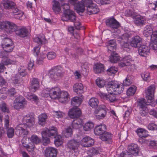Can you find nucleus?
<instances>
[{"mask_svg": "<svg viewBox=\"0 0 157 157\" xmlns=\"http://www.w3.org/2000/svg\"><path fill=\"white\" fill-rule=\"evenodd\" d=\"M104 66L103 64L97 63L95 64L94 67V70L95 73L99 74L104 71Z\"/></svg>", "mask_w": 157, "mask_h": 157, "instance_id": "33", "label": "nucleus"}, {"mask_svg": "<svg viewBox=\"0 0 157 157\" xmlns=\"http://www.w3.org/2000/svg\"><path fill=\"white\" fill-rule=\"evenodd\" d=\"M69 95L68 93L66 91H62L60 92L58 99L61 103H64L70 99Z\"/></svg>", "mask_w": 157, "mask_h": 157, "instance_id": "26", "label": "nucleus"}, {"mask_svg": "<svg viewBox=\"0 0 157 157\" xmlns=\"http://www.w3.org/2000/svg\"><path fill=\"white\" fill-rule=\"evenodd\" d=\"M13 13L14 15L16 16L15 18L20 19L23 14V13L21 10L17 8H14L13 10Z\"/></svg>", "mask_w": 157, "mask_h": 157, "instance_id": "40", "label": "nucleus"}, {"mask_svg": "<svg viewBox=\"0 0 157 157\" xmlns=\"http://www.w3.org/2000/svg\"><path fill=\"white\" fill-rule=\"evenodd\" d=\"M155 90V88L154 86L151 85L148 87L146 91V97L147 99L148 102L149 103H151L153 101Z\"/></svg>", "mask_w": 157, "mask_h": 157, "instance_id": "19", "label": "nucleus"}, {"mask_svg": "<svg viewBox=\"0 0 157 157\" xmlns=\"http://www.w3.org/2000/svg\"><path fill=\"white\" fill-rule=\"evenodd\" d=\"M33 40L34 42L37 43L38 45L44 44L45 41V37L43 35L35 37Z\"/></svg>", "mask_w": 157, "mask_h": 157, "instance_id": "36", "label": "nucleus"}, {"mask_svg": "<svg viewBox=\"0 0 157 157\" xmlns=\"http://www.w3.org/2000/svg\"><path fill=\"white\" fill-rule=\"evenodd\" d=\"M93 9L92 11H91L90 9L89 10L90 12L93 13V14H95L98 13L99 11L98 6L95 4H93Z\"/></svg>", "mask_w": 157, "mask_h": 157, "instance_id": "62", "label": "nucleus"}, {"mask_svg": "<svg viewBox=\"0 0 157 157\" xmlns=\"http://www.w3.org/2000/svg\"><path fill=\"white\" fill-rule=\"evenodd\" d=\"M13 44L2 47L5 52H10L13 51Z\"/></svg>", "mask_w": 157, "mask_h": 157, "instance_id": "54", "label": "nucleus"}, {"mask_svg": "<svg viewBox=\"0 0 157 157\" xmlns=\"http://www.w3.org/2000/svg\"><path fill=\"white\" fill-rule=\"evenodd\" d=\"M48 116L46 113L41 114L38 116V123L39 124L43 125L45 123Z\"/></svg>", "mask_w": 157, "mask_h": 157, "instance_id": "38", "label": "nucleus"}, {"mask_svg": "<svg viewBox=\"0 0 157 157\" xmlns=\"http://www.w3.org/2000/svg\"><path fill=\"white\" fill-rule=\"evenodd\" d=\"M136 86H133L130 87L127 90V94L128 96H132L134 95L136 91Z\"/></svg>", "mask_w": 157, "mask_h": 157, "instance_id": "47", "label": "nucleus"}, {"mask_svg": "<svg viewBox=\"0 0 157 157\" xmlns=\"http://www.w3.org/2000/svg\"><path fill=\"white\" fill-rule=\"evenodd\" d=\"M151 41H157V30L153 31L151 35Z\"/></svg>", "mask_w": 157, "mask_h": 157, "instance_id": "59", "label": "nucleus"}, {"mask_svg": "<svg viewBox=\"0 0 157 157\" xmlns=\"http://www.w3.org/2000/svg\"><path fill=\"white\" fill-rule=\"evenodd\" d=\"M108 74L110 75L115 74L117 71V70L115 67H111L107 70Z\"/></svg>", "mask_w": 157, "mask_h": 157, "instance_id": "58", "label": "nucleus"}, {"mask_svg": "<svg viewBox=\"0 0 157 157\" xmlns=\"http://www.w3.org/2000/svg\"><path fill=\"white\" fill-rule=\"evenodd\" d=\"M3 63L5 65H8L9 64H15L16 63V61L14 60H12L9 58H4L2 60Z\"/></svg>", "mask_w": 157, "mask_h": 157, "instance_id": "50", "label": "nucleus"}, {"mask_svg": "<svg viewBox=\"0 0 157 157\" xmlns=\"http://www.w3.org/2000/svg\"><path fill=\"white\" fill-rule=\"evenodd\" d=\"M6 94H8L11 97L14 96L16 93L15 89L13 88H11L9 89L6 88Z\"/></svg>", "mask_w": 157, "mask_h": 157, "instance_id": "56", "label": "nucleus"}, {"mask_svg": "<svg viewBox=\"0 0 157 157\" xmlns=\"http://www.w3.org/2000/svg\"><path fill=\"white\" fill-rule=\"evenodd\" d=\"M60 92V89L58 87L46 88L44 91V93L48 95L52 99L58 98Z\"/></svg>", "mask_w": 157, "mask_h": 157, "instance_id": "6", "label": "nucleus"}, {"mask_svg": "<svg viewBox=\"0 0 157 157\" xmlns=\"http://www.w3.org/2000/svg\"><path fill=\"white\" fill-rule=\"evenodd\" d=\"M107 25L109 26L113 29H117V32L119 33L120 32L119 30L117 29L120 26L119 23L113 18H110L107 20L106 21Z\"/></svg>", "mask_w": 157, "mask_h": 157, "instance_id": "14", "label": "nucleus"}, {"mask_svg": "<svg viewBox=\"0 0 157 157\" xmlns=\"http://www.w3.org/2000/svg\"><path fill=\"white\" fill-rule=\"evenodd\" d=\"M16 26L14 30L11 32V33L15 31V33L17 35L21 37H25L27 36L29 34V32L28 29L25 27H22L17 30H16V25L14 24Z\"/></svg>", "mask_w": 157, "mask_h": 157, "instance_id": "21", "label": "nucleus"}, {"mask_svg": "<svg viewBox=\"0 0 157 157\" xmlns=\"http://www.w3.org/2000/svg\"><path fill=\"white\" fill-rule=\"evenodd\" d=\"M15 27L13 23L6 21H0V29H4L7 33H10L14 30Z\"/></svg>", "mask_w": 157, "mask_h": 157, "instance_id": "8", "label": "nucleus"}, {"mask_svg": "<svg viewBox=\"0 0 157 157\" xmlns=\"http://www.w3.org/2000/svg\"><path fill=\"white\" fill-rule=\"evenodd\" d=\"M82 124V120L79 119H77L73 121L72 125L73 128L77 129L81 126Z\"/></svg>", "mask_w": 157, "mask_h": 157, "instance_id": "41", "label": "nucleus"}, {"mask_svg": "<svg viewBox=\"0 0 157 157\" xmlns=\"http://www.w3.org/2000/svg\"><path fill=\"white\" fill-rule=\"evenodd\" d=\"M138 53L140 56L146 57L150 53L149 48L146 45H141L139 47Z\"/></svg>", "mask_w": 157, "mask_h": 157, "instance_id": "23", "label": "nucleus"}, {"mask_svg": "<svg viewBox=\"0 0 157 157\" xmlns=\"http://www.w3.org/2000/svg\"><path fill=\"white\" fill-rule=\"evenodd\" d=\"M54 142L56 146H59L63 143V139L60 136H57L55 137Z\"/></svg>", "mask_w": 157, "mask_h": 157, "instance_id": "49", "label": "nucleus"}, {"mask_svg": "<svg viewBox=\"0 0 157 157\" xmlns=\"http://www.w3.org/2000/svg\"><path fill=\"white\" fill-rule=\"evenodd\" d=\"M27 127L24 124H21L17 125L15 128L16 134L18 136L24 137L28 133Z\"/></svg>", "mask_w": 157, "mask_h": 157, "instance_id": "9", "label": "nucleus"}, {"mask_svg": "<svg viewBox=\"0 0 157 157\" xmlns=\"http://www.w3.org/2000/svg\"><path fill=\"white\" fill-rule=\"evenodd\" d=\"M141 76L145 81L148 80L150 78L149 74L148 72H144L141 74Z\"/></svg>", "mask_w": 157, "mask_h": 157, "instance_id": "61", "label": "nucleus"}, {"mask_svg": "<svg viewBox=\"0 0 157 157\" xmlns=\"http://www.w3.org/2000/svg\"><path fill=\"white\" fill-rule=\"evenodd\" d=\"M82 99L81 98L75 97L71 100V104L73 106L77 107L79 106L81 103Z\"/></svg>", "mask_w": 157, "mask_h": 157, "instance_id": "37", "label": "nucleus"}, {"mask_svg": "<svg viewBox=\"0 0 157 157\" xmlns=\"http://www.w3.org/2000/svg\"><path fill=\"white\" fill-rule=\"evenodd\" d=\"M73 90L77 94H81L84 92V89L81 83H76L73 86Z\"/></svg>", "mask_w": 157, "mask_h": 157, "instance_id": "30", "label": "nucleus"}, {"mask_svg": "<svg viewBox=\"0 0 157 157\" xmlns=\"http://www.w3.org/2000/svg\"><path fill=\"white\" fill-rule=\"evenodd\" d=\"M129 36L128 34H125L119 36L118 38V41L120 43L121 48L124 50L127 51L129 50V44L128 43Z\"/></svg>", "mask_w": 157, "mask_h": 157, "instance_id": "7", "label": "nucleus"}, {"mask_svg": "<svg viewBox=\"0 0 157 157\" xmlns=\"http://www.w3.org/2000/svg\"><path fill=\"white\" fill-rule=\"evenodd\" d=\"M76 10L79 12H83L85 9V6L82 1L80 2H77L74 5Z\"/></svg>", "mask_w": 157, "mask_h": 157, "instance_id": "35", "label": "nucleus"}, {"mask_svg": "<svg viewBox=\"0 0 157 157\" xmlns=\"http://www.w3.org/2000/svg\"><path fill=\"white\" fill-rule=\"evenodd\" d=\"M22 144L23 146L26 147L29 151H33L35 147L34 145L31 144H27L26 143H25L24 142H22Z\"/></svg>", "mask_w": 157, "mask_h": 157, "instance_id": "52", "label": "nucleus"}, {"mask_svg": "<svg viewBox=\"0 0 157 157\" xmlns=\"http://www.w3.org/2000/svg\"><path fill=\"white\" fill-rule=\"evenodd\" d=\"M89 104L93 108L97 107L99 104L98 99L94 98H91L89 100Z\"/></svg>", "mask_w": 157, "mask_h": 157, "instance_id": "42", "label": "nucleus"}, {"mask_svg": "<svg viewBox=\"0 0 157 157\" xmlns=\"http://www.w3.org/2000/svg\"><path fill=\"white\" fill-rule=\"evenodd\" d=\"M53 4L52 6V9L55 12H59L61 10V7L59 3L56 0L53 1Z\"/></svg>", "mask_w": 157, "mask_h": 157, "instance_id": "44", "label": "nucleus"}, {"mask_svg": "<svg viewBox=\"0 0 157 157\" xmlns=\"http://www.w3.org/2000/svg\"><path fill=\"white\" fill-rule=\"evenodd\" d=\"M134 17L135 18L134 23L137 25H140L144 23L145 20L143 17L140 15H137L136 14Z\"/></svg>", "mask_w": 157, "mask_h": 157, "instance_id": "34", "label": "nucleus"}, {"mask_svg": "<svg viewBox=\"0 0 157 157\" xmlns=\"http://www.w3.org/2000/svg\"><path fill=\"white\" fill-rule=\"evenodd\" d=\"M106 130V126L104 124L96 126L94 128V132L95 135L98 136H101Z\"/></svg>", "mask_w": 157, "mask_h": 157, "instance_id": "24", "label": "nucleus"}, {"mask_svg": "<svg viewBox=\"0 0 157 157\" xmlns=\"http://www.w3.org/2000/svg\"><path fill=\"white\" fill-rule=\"evenodd\" d=\"M153 32L151 26L146 25L143 34L145 36L147 37L150 35L151 36V34H152Z\"/></svg>", "mask_w": 157, "mask_h": 157, "instance_id": "39", "label": "nucleus"}, {"mask_svg": "<svg viewBox=\"0 0 157 157\" xmlns=\"http://www.w3.org/2000/svg\"><path fill=\"white\" fill-rule=\"evenodd\" d=\"M55 53L53 52H49L47 54V56L49 59H53L56 57Z\"/></svg>", "mask_w": 157, "mask_h": 157, "instance_id": "60", "label": "nucleus"}, {"mask_svg": "<svg viewBox=\"0 0 157 157\" xmlns=\"http://www.w3.org/2000/svg\"><path fill=\"white\" fill-rule=\"evenodd\" d=\"M141 43V38L138 36H136L132 38L130 45L132 47L137 48L140 46Z\"/></svg>", "mask_w": 157, "mask_h": 157, "instance_id": "22", "label": "nucleus"}, {"mask_svg": "<svg viewBox=\"0 0 157 157\" xmlns=\"http://www.w3.org/2000/svg\"><path fill=\"white\" fill-rule=\"evenodd\" d=\"M94 113L97 118L102 119L104 118L106 115L105 107L104 105L100 106L95 110Z\"/></svg>", "mask_w": 157, "mask_h": 157, "instance_id": "12", "label": "nucleus"}, {"mask_svg": "<svg viewBox=\"0 0 157 157\" xmlns=\"http://www.w3.org/2000/svg\"><path fill=\"white\" fill-rule=\"evenodd\" d=\"M57 134V129L54 127L46 129L41 132L42 135L44 136H55Z\"/></svg>", "mask_w": 157, "mask_h": 157, "instance_id": "20", "label": "nucleus"}, {"mask_svg": "<svg viewBox=\"0 0 157 157\" xmlns=\"http://www.w3.org/2000/svg\"><path fill=\"white\" fill-rule=\"evenodd\" d=\"M107 47L109 51L112 52L111 56L109 57V60L111 63H117L119 60L118 54L114 52L116 48V44L114 40H111L107 42Z\"/></svg>", "mask_w": 157, "mask_h": 157, "instance_id": "2", "label": "nucleus"}, {"mask_svg": "<svg viewBox=\"0 0 157 157\" xmlns=\"http://www.w3.org/2000/svg\"><path fill=\"white\" fill-rule=\"evenodd\" d=\"M19 73L22 76H24L26 75L25 68L21 66L18 69Z\"/></svg>", "mask_w": 157, "mask_h": 157, "instance_id": "64", "label": "nucleus"}, {"mask_svg": "<svg viewBox=\"0 0 157 157\" xmlns=\"http://www.w3.org/2000/svg\"><path fill=\"white\" fill-rule=\"evenodd\" d=\"M61 6L64 10V13L62 17V20L64 21H69L73 22L75 20L76 16L75 13L70 10L69 4H61Z\"/></svg>", "mask_w": 157, "mask_h": 157, "instance_id": "1", "label": "nucleus"}, {"mask_svg": "<svg viewBox=\"0 0 157 157\" xmlns=\"http://www.w3.org/2000/svg\"><path fill=\"white\" fill-rule=\"evenodd\" d=\"M94 127V124L92 122H88L83 126V129L85 131H89L92 128Z\"/></svg>", "mask_w": 157, "mask_h": 157, "instance_id": "51", "label": "nucleus"}, {"mask_svg": "<svg viewBox=\"0 0 157 157\" xmlns=\"http://www.w3.org/2000/svg\"><path fill=\"white\" fill-rule=\"evenodd\" d=\"M2 5L6 9L9 10L14 8L15 4L13 2L6 0L3 2Z\"/></svg>", "mask_w": 157, "mask_h": 157, "instance_id": "31", "label": "nucleus"}, {"mask_svg": "<svg viewBox=\"0 0 157 157\" xmlns=\"http://www.w3.org/2000/svg\"><path fill=\"white\" fill-rule=\"evenodd\" d=\"M112 135L108 132L104 133L100 136V138L102 141H107L108 143L112 142Z\"/></svg>", "mask_w": 157, "mask_h": 157, "instance_id": "32", "label": "nucleus"}, {"mask_svg": "<svg viewBox=\"0 0 157 157\" xmlns=\"http://www.w3.org/2000/svg\"><path fill=\"white\" fill-rule=\"evenodd\" d=\"M29 139L33 144H37L40 142V139L37 136L33 135Z\"/></svg>", "mask_w": 157, "mask_h": 157, "instance_id": "46", "label": "nucleus"}, {"mask_svg": "<svg viewBox=\"0 0 157 157\" xmlns=\"http://www.w3.org/2000/svg\"><path fill=\"white\" fill-rule=\"evenodd\" d=\"M81 143L84 147H89L94 144V140L88 136H86L82 139Z\"/></svg>", "mask_w": 157, "mask_h": 157, "instance_id": "27", "label": "nucleus"}, {"mask_svg": "<svg viewBox=\"0 0 157 157\" xmlns=\"http://www.w3.org/2000/svg\"><path fill=\"white\" fill-rule=\"evenodd\" d=\"M148 129L151 130H155L157 129V125L153 123L149 124L147 127Z\"/></svg>", "mask_w": 157, "mask_h": 157, "instance_id": "63", "label": "nucleus"}, {"mask_svg": "<svg viewBox=\"0 0 157 157\" xmlns=\"http://www.w3.org/2000/svg\"><path fill=\"white\" fill-rule=\"evenodd\" d=\"M105 82L101 78H98L96 80V83L97 86L100 88L103 87L105 85Z\"/></svg>", "mask_w": 157, "mask_h": 157, "instance_id": "53", "label": "nucleus"}, {"mask_svg": "<svg viewBox=\"0 0 157 157\" xmlns=\"http://www.w3.org/2000/svg\"><path fill=\"white\" fill-rule=\"evenodd\" d=\"M79 145V143L75 140H71L69 141L67 144L68 148L72 152L75 153V155H77L78 153V147Z\"/></svg>", "mask_w": 157, "mask_h": 157, "instance_id": "15", "label": "nucleus"}, {"mask_svg": "<svg viewBox=\"0 0 157 157\" xmlns=\"http://www.w3.org/2000/svg\"><path fill=\"white\" fill-rule=\"evenodd\" d=\"M62 71V68L60 66L53 67L49 71L50 78L55 81L59 79L63 76Z\"/></svg>", "mask_w": 157, "mask_h": 157, "instance_id": "4", "label": "nucleus"}, {"mask_svg": "<svg viewBox=\"0 0 157 157\" xmlns=\"http://www.w3.org/2000/svg\"><path fill=\"white\" fill-rule=\"evenodd\" d=\"M125 15L127 17H134L136 15V13L133 11V10H127L125 13Z\"/></svg>", "mask_w": 157, "mask_h": 157, "instance_id": "55", "label": "nucleus"}, {"mask_svg": "<svg viewBox=\"0 0 157 157\" xmlns=\"http://www.w3.org/2000/svg\"><path fill=\"white\" fill-rule=\"evenodd\" d=\"M139 151L137 145L132 144L128 146V151L121 153L120 157H132L131 156V155L136 156L138 155Z\"/></svg>", "mask_w": 157, "mask_h": 157, "instance_id": "5", "label": "nucleus"}, {"mask_svg": "<svg viewBox=\"0 0 157 157\" xmlns=\"http://www.w3.org/2000/svg\"><path fill=\"white\" fill-rule=\"evenodd\" d=\"M13 44L12 40L7 38H5L3 39L1 43L2 47Z\"/></svg>", "mask_w": 157, "mask_h": 157, "instance_id": "48", "label": "nucleus"}, {"mask_svg": "<svg viewBox=\"0 0 157 157\" xmlns=\"http://www.w3.org/2000/svg\"><path fill=\"white\" fill-rule=\"evenodd\" d=\"M22 122L23 124L28 127H31L34 124V117L31 115H27L24 117Z\"/></svg>", "mask_w": 157, "mask_h": 157, "instance_id": "17", "label": "nucleus"}, {"mask_svg": "<svg viewBox=\"0 0 157 157\" xmlns=\"http://www.w3.org/2000/svg\"><path fill=\"white\" fill-rule=\"evenodd\" d=\"M124 85L122 83L114 81L108 82L107 86V90L108 92L111 91L120 94L123 92L124 89Z\"/></svg>", "mask_w": 157, "mask_h": 157, "instance_id": "3", "label": "nucleus"}, {"mask_svg": "<svg viewBox=\"0 0 157 157\" xmlns=\"http://www.w3.org/2000/svg\"><path fill=\"white\" fill-rule=\"evenodd\" d=\"M63 135L66 137H69L71 136L72 134V130L70 127L65 129L63 131Z\"/></svg>", "mask_w": 157, "mask_h": 157, "instance_id": "45", "label": "nucleus"}, {"mask_svg": "<svg viewBox=\"0 0 157 157\" xmlns=\"http://www.w3.org/2000/svg\"><path fill=\"white\" fill-rule=\"evenodd\" d=\"M26 97L28 99L36 102H37L39 100L38 97L36 95L31 93H28L26 95Z\"/></svg>", "mask_w": 157, "mask_h": 157, "instance_id": "43", "label": "nucleus"}, {"mask_svg": "<svg viewBox=\"0 0 157 157\" xmlns=\"http://www.w3.org/2000/svg\"><path fill=\"white\" fill-rule=\"evenodd\" d=\"M39 87V82L37 78H33L31 81L30 89L33 92H35Z\"/></svg>", "mask_w": 157, "mask_h": 157, "instance_id": "29", "label": "nucleus"}, {"mask_svg": "<svg viewBox=\"0 0 157 157\" xmlns=\"http://www.w3.org/2000/svg\"><path fill=\"white\" fill-rule=\"evenodd\" d=\"M112 92L111 91L108 92L109 94L108 95L105 94L101 93L100 97L103 98H105L111 102H114L117 100L116 96L115 94L111 93V92Z\"/></svg>", "mask_w": 157, "mask_h": 157, "instance_id": "25", "label": "nucleus"}, {"mask_svg": "<svg viewBox=\"0 0 157 157\" xmlns=\"http://www.w3.org/2000/svg\"><path fill=\"white\" fill-rule=\"evenodd\" d=\"M6 88H3L0 89V98H6Z\"/></svg>", "mask_w": 157, "mask_h": 157, "instance_id": "57", "label": "nucleus"}, {"mask_svg": "<svg viewBox=\"0 0 157 157\" xmlns=\"http://www.w3.org/2000/svg\"><path fill=\"white\" fill-rule=\"evenodd\" d=\"M57 153L56 150L53 147H48L45 150V155L46 157H56Z\"/></svg>", "mask_w": 157, "mask_h": 157, "instance_id": "28", "label": "nucleus"}, {"mask_svg": "<svg viewBox=\"0 0 157 157\" xmlns=\"http://www.w3.org/2000/svg\"><path fill=\"white\" fill-rule=\"evenodd\" d=\"M82 114L81 110L78 107L71 109L68 113L69 117L71 118H78Z\"/></svg>", "mask_w": 157, "mask_h": 157, "instance_id": "16", "label": "nucleus"}, {"mask_svg": "<svg viewBox=\"0 0 157 157\" xmlns=\"http://www.w3.org/2000/svg\"><path fill=\"white\" fill-rule=\"evenodd\" d=\"M146 102L144 99H139L138 101V106L139 107L140 114L142 116H146L148 112V109L146 107Z\"/></svg>", "mask_w": 157, "mask_h": 157, "instance_id": "10", "label": "nucleus"}, {"mask_svg": "<svg viewBox=\"0 0 157 157\" xmlns=\"http://www.w3.org/2000/svg\"><path fill=\"white\" fill-rule=\"evenodd\" d=\"M123 62H121L119 64V66L121 67L126 66L130 69H132L134 67V65L132 63H133V61L130 56H125L123 58Z\"/></svg>", "mask_w": 157, "mask_h": 157, "instance_id": "13", "label": "nucleus"}, {"mask_svg": "<svg viewBox=\"0 0 157 157\" xmlns=\"http://www.w3.org/2000/svg\"><path fill=\"white\" fill-rule=\"evenodd\" d=\"M26 103L25 98L21 96H20L14 100L13 106L15 109H17L23 107Z\"/></svg>", "mask_w": 157, "mask_h": 157, "instance_id": "11", "label": "nucleus"}, {"mask_svg": "<svg viewBox=\"0 0 157 157\" xmlns=\"http://www.w3.org/2000/svg\"><path fill=\"white\" fill-rule=\"evenodd\" d=\"M9 126V117L8 115L6 116L5 118V126L7 129V134L9 138H11L14 135V130L13 128H10L8 129Z\"/></svg>", "mask_w": 157, "mask_h": 157, "instance_id": "18", "label": "nucleus"}]
</instances>
